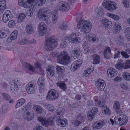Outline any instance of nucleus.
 <instances>
[{
  "mask_svg": "<svg viewBox=\"0 0 130 130\" xmlns=\"http://www.w3.org/2000/svg\"><path fill=\"white\" fill-rule=\"evenodd\" d=\"M19 44L21 45L28 44V40L27 39L24 38L21 39L19 42Z\"/></svg>",
  "mask_w": 130,
  "mask_h": 130,
  "instance_id": "603ef678",
  "label": "nucleus"
},
{
  "mask_svg": "<svg viewBox=\"0 0 130 130\" xmlns=\"http://www.w3.org/2000/svg\"><path fill=\"white\" fill-rule=\"evenodd\" d=\"M102 25L105 27L106 29L110 28L111 27L112 23L109 20L106 19H104L102 20Z\"/></svg>",
  "mask_w": 130,
  "mask_h": 130,
  "instance_id": "6ab92c4d",
  "label": "nucleus"
},
{
  "mask_svg": "<svg viewBox=\"0 0 130 130\" xmlns=\"http://www.w3.org/2000/svg\"><path fill=\"white\" fill-rule=\"evenodd\" d=\"M123 1V4L124 5V6L127 7H128L129 6V4L130 5V0H128L129 2L127 0H122Z\"/></svg>",
  "mask_w": 130,
  "mask_h": 130,
  "instance_id": "680f3d73",
  "label": "nucleus"
},
{
  "mask_svg": "<svg viewBox=\"0 0 130 130\" xmlns=\"http://www.w3.org/2000/svg\"><path fill=\"white\" fill-rule=\"evenodd\" d=\"M88 117L90 121L92 120L94 118V115L90 112L88 114Z\"/></svg>",
  "mask_w": 130,
  "mask_h": 130,
  "instance_id": "774afa93",
  "label": "nucleus"
},
{
  "mask_svg": "<svg viewBox=\"0 0 130 130\" xmlns=\"http://www.w3.org/2000/svg\"><path fill=\"white\" fill-rule=\"evenodd\" d=\"M45 10L44 9L40 10L39 11L38 16L39 19L41 21H47L50 15H46V11H45Z\"/></svg>",
  "mask_w": 130,
  "mask_h": 130,
  "instance_id": "9d476101",
  "label": "nucleus"
},
{
  "mask_svg": "<svg viewBox=\"0 0 130 130\" xmlns=\"http://www.w3.org/2000/svg\"><path fill=\"white\" fill-rule=\"evenodd\" d=\"M96 84V86L98 90L101 91L103 90L106 86L104 81L103 80H98Z\"/></svg>",
  "mask_w": 130,
  "mask_h": 130,
  "instance_id": "aec40b11",
  "label": "nucleus"
},
{
  "mask_svg": "<svg viewBox=\"0 0 130 130\" xmlns=\"http://www.w3.org/2000/svg\"><path fill=\"white\" fill-rule=\"evenodd\" d=\"M26 17L25 14L24 13H21L18 17L17 21L19 22H22L23 20H24Z\"/></svg>",
  "mask_w": 130,
  "mask_h": 130,
  "instance_id": "49530a36",
  "label": "nucleus"
},
{
  "mask_svg": "<svg viewBox=\"0 0 130 130\" xmlns=\"http://www.w3.org/2000/svg\"><path fill=\"white\" fill-rule=\"evenodd\" d=\"M35 2V0H27L24 3L23 6L25 8H28L32 4V3Z\"/></svg>",
  "mask_w": 130,
  "mask_h": 130,
  "instance_id": "f704fd0d",
  "label": "nucleus"
},
{
  "mask_svg": "<svg viewBox=\"0 0 130 130\" xmlns=\"http://www.w3.org/2000/svg\"><path fill=\"white\" fill-rule=\"evenodd\" d=\"M92 26L91 23L89 21L81 20L78 22L77 27L80 31L87 33L91 30Z\"/></svg>",
  "mask_w": 130,
  "mask_h": 130,
  "instance_id": "f03ea898",
  "label": "nucleus"
},
{
  "mask_svg": "<svg viewBox=\"0 0 130 130\" xmlns=\"http://www.w3.org/2000/svg\"><path fill=\"white\" fill-rule=\"evenodd\" d=\"M120 54H121V52L119 50L117 51V52H116L113 56L114 58L116 59L119 57L120 56Z\"/></svg>",
  "mask_w": 130,
  "mask_h": 130,
  "instance_id": "052dcab7",
  "label": "nucleus"
},
{
  "mask_svg": "<svg viewBox=\"0 0 130 130\" xmlns=\"http://www.w3.org/2000/svg\"><path fill=\"white\" fill-rule=\"evenodd\" d=\"M121 86L123 89L126 90L129 88V85L125 82H124L120 84Z\"/></svg>",
  "mask_w": 130,
  "mask_h": 130,
  "instance_id": "6e6d98bb",
  "label": "nucleus"
},
{
  "mask_svg": "<svg viewBox=\"0 0 130 130\" xmlns=\"http://www.w3.org/2000/svg\"><path fill=\"white\" fill-rule=\"evenodd\" d=\"M35 82L34 81L29 82L26 86V90L29 94H32L35 92Z\"/></svg>",
  "mask_w": 130,
  "mask_h": 130,
  "instance_id": "9b49d317",
  "label": "nucleus"
},
{
  "mask_svg": "<svg viewBox=\"0 0 130 130\" xmlns=\"http://www.w3.org/2000/svg\"><path fill=\"white\" fill-rule=\"evenodd\" d=\"M44 106L45 108H47L49 111L53 112L55 110V108L52 105L46 103L44 104Z\"/></svg>",
  "mask_w": 130,
  "mask_h": 130,
  "instance_id": "e433bc0d",
  "label": "nucleus"
},
{
  "mask_svg": "<svg viewBox=\"0 0 130 130\" xmlns=\"http://www.w3.org/2000/svg\"><path fill=\"white\" fill-rule=\"evenodd\" d=\"M11 127L13 130H17L19 128V126L17 123L15 122H13L11 124Z\"/></svg>",
  "mask_w": 130,
  "mask_h": 130,
  "instance_id": "5fc2aeb1",
  "label": "nucleus"
},
{
  "mask_svg": "<svg viewBox=\"0 0 130 130\" xmlns=\"http://www.w3.org/2000/svg\"><path fill=\"white\" fill-rule=\"evenodd\" d=\"M82 62V61L80 59H78L77 61H74L71 64V70L73 71H75L80 67Z\"/></svg>",
  "mask_w": 130,
  "mask_h": 130,
  "instance_id": "ddd939ff",
  "label": "nucleus"
},
{
  "mask_svg": "<svg viewBox=\"0 0 130 130\" xmlns=\"http://www.w3.org/2000/svg\"><path fill=\"white\" fill-rule=\"evenodd\" d=\"M117 42L118 45H121L124 43V39L123 36L119 34L117 35Z\"/></svg>",
  "mask_w": 130,
  "mask_h": 130,
  "instance_id": "a878e982",
  "label": "nucleus"
},
{
  "mask_svg": "<svg viewBox=\"0 0 130 130\" xmlns=\"http://www.w3.org/2000/svg\"><path fill=\"white\" fill-rule=\"evenodd\" d=\"M47 72L48 75L51 76L54 75V67L52 65H50L46 68Z\"/></svg>",
  "mask_w": 130,
  "mask_h": 130,
  "instance_id": "5701e85b",
  "label": "nucleus"
},
{
  "mask_svg": "<svg viewBox=\"0 0 130 130\" xmlns=\"http://www.w3.org/2000/svg\"><path fill=\"white\" fill-rule=\"evenodd\" d=\"M18 33V31L16 30H14L13 32H12L10 35V36L11 38L13 40L16 39L17 38V36Z\"/></svg>",
  "mask_w": 130,
  "mask_h": 130,
  "instance_id": "de8ad7c7",
  "label": "nucleus"
},
{
  "mask_svg": "<svg viewBox=\"0 0 130 130\" xmlns=\"http://www.w3.org/2000/svg\"><path fill=\"white\" fill-rule=\"evenodd\" d=\"M91 57L93 61V63L95 64H99L100 63V57L97 54L92 55Z\"/></svg>",
  "mask_w": 130,
  "mask_h": 130,
  "instance_id": "c756f323",
  "label": "nucleus"
},
{
  "mask_svg": "<svg viewBox=\"0 0 130 130\" xmlns=\"http://www.w3.org/2000/svg\"><path fill=\"white\" fill-rule=\"evenodd\" d=\"M37 4L38 6H41L44 4L46 2V0H37Z\"/></svg>",
  "mask_w": 130,
  "mask_h": 130,
  "instance_id": "13d9d810",
  "label": "nucleus"
},
{
  "mask_svg": "<svg viewBox=\"0 0 130 130\" xmlns=\"http://www.w3.org/2000/svg\"><path fill=\"white\" fill-rule=\"evenodd\" d=\"M77 115L76 117V120L79 122H81L83 117L81 115H82L80 113H77Z\"/></svg>",
  "mask_w": 130,
  "mask_h": 130,
  "instance_id": "0e129e2a",
  "label": "nucleus"
},
{
  "mask_svg": "<svg viewBox=\"0 0 130 130\" xmlns=\"http://www.w3.org/2000/svg\"><path fill=\"white\" fill-rule=\"evenodd\" d=\"M121 54L123 57L125 58H128L129 57V55H128L127 53L125 51H123L121 52Z\"/></svg>",
  "mask_w": 130,
  "mask_h": 130,
  "instance_id": "69168bd1",
  "label": "nucleus"
},
{
  "mask_svg": "<svg viewBox=\"0 0 130 130\" xmlns=\"http://www.w3.org/2000/svg\"><path fill=\"white\" fill-rule=\"evenodd\" d=\"M33 108L34 110L38 114H41L43 112V109L38 105H34Z\"/></svg>",
  "mask_w": 130,
  "mask_h": 130,
  "instance_id": "c85d7f7f",
  "label": "nucleus"
},
{
  "mask_svg": "<svg viewBox=\"0 0 130 130\" xmlns=\"http://www.w3.org/2000/svg\"><path fill=\"white\" fill-rule=\"evenodd\" d=\"M72 123L75 126H77L81 123V122H79L76 120H73Z\"/></svg>",
  "mask_w": 130,
  "mask_h": 130,
  "instance_id": "338daca9",
  "label": "nucleus"
},
{
  "mask_svg": "<svg viewBox=\"0 0 130 130\" xmlns=\"http://www.w3.org/2000/svg\"><path fill=\"white\" fill-rule=\"evenodd\" d=\"M52 20L53 23L55 24L57 22L58 15L56 11H54L52 13Z\"/></svg>",
  "mask_w": 130,
  "mask_h": 130,
  "instance_id": "ea45409f",
  "label": "nucleus"
},
{
  "mask_svg": "<svg viewBox=\"0 0 130 130\" xmlns=\"http://www.w3.org/2000/svg\"><path fill=\"white\" fill-rule=\"evenodd\" d=\"M55 38V37L52 35L45 40V42L44 43L45 50L47 51L52 50L56 46L57 43Z\"/></svg>",
  "mask_w": 130,
  "mask_h": 130,
  "instance_id": "7ed1b4c3",
  "label": "nucleus"
},
{
  "mask_svg": "<svg viewBox=\"0 0 130 130\" xmlns=\"http://www.w3.org/2000/svg\"><path fill=\"white\" fill-rule=\"evenodd\" d=\"M13 17L9 10H7L5 11L3 15V22L6 23L9 20L11 19Z\"/></svg>",
  "mask_w": 130,
  "mask_h": 130,
  "instance_id": "2eb2a0df",
  "label": "nucleus"
},
{
  "mask_svg": "<svg viewBox=\"0 0 130 130\" xmlns=\"http://www.w3.org/2000/svg\"><path fill=\"white\" fill-rule=\"evenodd\" d=\"M124 32L126 35L129 37L130 36V27H127L125 28L124 30Z\"/></svg>",
  "mask_w": 130,
  "mask_h": 130,
  "instance_id": "4d7b16f0",
  "label": "nucleus"
},
{
  "mask_svg": "<svg viewBox=\"0 0 130 130\" xmlns=\"http://www.w3.org/2000/svg\"><path fill=\"white\" fill-rule=\"evenodd\" d=\"M107 121L105 120H104L103 121H99L96 122L93 125V128L95 130L98 129L104 126Z\"/></svg>",
  "mask_w": 130,
  "mask_h": 130,
  "instance_id": "dca6fc26",
  "label": "nucleus"
},
{
  "mask_svg": "<svg viewBox=\"0 0 130 130\" xmlns=\"http://www.w3.org/2000/svg\"><path fill=\"white\" fill-rule=\"evenodd\" d=\"M93 71V70H91V69H90L86 70L84 72L83 74V76L84 77H86L87 76H88V75L90 74Z\"/></svg>",
  "mask_w": 130,
  "mask_h": 130,
  "instance_id": "864d4df0",
  "label": "nucleus"
},
{
  "mask_svg": "<svg viewBox=\"0 0 130 130\" xmlns=\"http://www.w3.org/2000/svg\"><path fill=\"white\" fill-rule=\"evenodd\" d=\"M124 62L122 60H119L117 63L115 65L116 67L118 69H121L122 68L124 69Z\"/></svg>",
  "mask_w": 130,
  "mask_h": 130,
  "instance_id": "2f4dec72",
  "label": "nucleus"
},
{
  "mask_svg": "<svg viewBox=\"0 0 130 130\" xmlns=\"http://www.w3.org/2000/svg\"><path fill=\"white\" fill-rule=\"evenodd\" d=\"M25 102V99L22 98L19 99L17 102V104L15 105V107L17 108L19 107L22 105Z\"/></svg>",
  "mask_w": 130,
  "mask_h": 130,
  "instance_id": "72a5a7b5",
  "label": "nucleus"
},
{
  "mask_svg": "<svg viewBox=\"0 0 130 130\" xmlns=\"http://www.w3.org/2000/svg\"><path fill=\"white\" fill-rule=\"evenodd\" d=\"M31 107L30 104L29 103H28L25 106V107L22 109V110L23 111H25V110H28Z\"/></svg>",
  "mask_w": 130,
  "mask_h": 130,
  "instance_id": "e2e57ef3",
  "label": "nucleus"
},
{
  "mask_svg": "<svg viewBox=\"0 0 130 130\" xmlns=\"http://www.w3.org/2000/svg\"><path fill=\"white\" fill-rule=\"evenodd\" d=\"M111 54V50L109 47H106L104 51V58L106 59H108L110 58Z\"/></svg>",
  "mask_w": 130,
  "mask_h": 130,
  "instance_id": "412c9836",
  "label": "nucleus"
},
{
  "mask_svg": "<svg viewBox=\"0 0 130 130\" xmlns=\"http://www.w3.org/2000/svg\"><path fill=\"white\" fill-rule=\"evenodd\" d=\"M2 95L3 98L7 101H8L10 100L11 98L9 95L6 93H2Z\"/></svg>",
  "mask_w": 130,
  "mask_h": 130,
  "instance_id": "bf43d9fd",
  "label": "nucleus"
},
{
  "mask_svg": "<svg viewBox=\"0 0 130 130\" xmlns=\"http://www.w3.org/2000/svg\"><path fill=\"white\" fill-rule=\"evenodd\" d=\"M80 54V51L79 48H75L71 51V56L74 59H77L79 57Z\"/></svg>",
  "mask_w": 130,
  "mask_h": 130,
  "instance_id": "f3484780",
  "label": "nucleus"
},
{
  "mask_svg": "<svg viewBox=\"0 0 130 130\" xmlns=\"http://www.w3.org/2000/svg\"><path fill=\"white\" fill-rule=\"evenodd\" d=\"M70 8V6L68 4L64 1L59 2L57 7V10L61 11H67Z\"/></svg>",
  "mask_w": 130,
  "mask_h": 130,
  "instance_id": "1a4fd4ad",
  "label": "nucleus"
},
{
  "mask_svg": "<svg viewBox=\"0 0 130 130\" xmlns=\"http://www.w3.org/2000/svg\"><path fill=\"white\" fill-rule=\"evenodd\" d=\"M6 3L5 0H0V9L2 11L6 8Z\"/></svg>",
  "mask_w": 130,
  "mask_h": 130,
  "instance_id": "79ce46f5",
  "label": "nucleus"
},
{
  "mask_svg": "<svg viewBox=\"0 0 130 130\" xmlns=\"http://www.w3.org/2000/svg\"><path fill=\"white\" fill-rule=\"evenodd\" d=\"M59 93L56 90L51 89L48 92L46 99L48 100H53L57 98L59 96Z\"/></svg>",
  "mask_w": 130,
  "mask_h": 130,
  "instance_id": "6e6552de",
  "label": "nucleus"
},
{
  "mask_svg": "<svg viewBox=\"0 0 130 130\" xmlns=\"http://www.w3.org/2000/svg\"><path fill=\"white\" fill-rule=\"evenodd\" d=\"M128 118L124 114H122L118 116L115 118L114 120L116 123L119 124L122 123L121 125H125L128 122Z\"/></svg>",
  "mask_w": 130,
  "mask_h": 130,
  "instance_id": "423d86ee",
  "label": "nucleus"
},
{
  "mask_svg": "<svg viewBox=\"0 0 130 130\" xmlns=\"http://www.w3.org/2000/svg\"><path fill=\"white\" fill-rule=\"evenodd\" d=\"M9 30L6 28H4L0 30V38H3L6 37L8 34Z\"/></svg>",
  "mask_w": 130,
  "mask_h": 130,
  "instance_id": "4be33fe9",
  "label": "nucleus"
},
{
  "mask_svg": "<svg viewBox=\"0 0 130 130\" xmlns=\"http://www.w3.org/2000/svg\"><path fill=\"white\" fill-rule=\"evenodd\" d=\"M26 32L28 34H32L34 30L33 26L30 24H28L26 25Z\"/></svg>",
  "mask_w": 130,
  "mask_h": 130,
  "instance_id": "393cba45",
  "label": "nucleus"
},
{
  "mask_svg": "<svg viewBox=\"0 0 130 130\" xmlns=\"http://www.w3.org/2000/svg\"><path fill=\"white\" fill-rule=\"evenodd\" d=\"M56 85L57 86L63 91H65L67 89V86L64 82L63 81H58Z\"/></svg>",
  "mask_w": 130,
  "mask_h": 130,
  "instance_id": "cd10ccee",
  "label": "nucleus"
},
{
  "mask_svg": "<svg viewBox=\"0 0 130 130\" xmlns=\"http://www.w3.org/2000/svg\"><path fill=\"white\" fill-rule=\"evenodd\" d=\"M70 59V57L67 53L65 51H63L61 52L60 54L58 56L57 60L59 63L66 65L69 62Z\"/></svg>",
  "mask_w": 130,
  "mask_h": 130,
  "instance_id": "20e7f679",
  "label": "nucleus"
},
{
  "mask_svg": "<svg viewBox=\"0 0 130 130\" xmlns=\"http://www.w3.org/2000/svg\"><path fill=\"white\" fill-rule=\"evenodd\" d=\"M10 91L12 93H15L21 87V83L19 80L14 79L11 81L9 83Z\"/></svg>",
  "mask_w": 130,
  "mask_h": 130,
  "instance_id": "39448f33",
  "label": "nucleus"
},
{
  "mask_svg": "<svg viewBox=\"0 0 130 130\" xmlns=\"http://www.w3.org/2000/svg\"><path fill=\"white\" fill-rule=\"evenodd\" d=\"M64 111V108L61 107H59L56 111L55 115L53 117H51L48 119L46 120L45 118H43L42 117H39L38 118V120L43 126L47 127L48 125L53 124L54 120H55V119L56 118V115H58V116H60V115L63 114Z\"/></svg>",
  "mask_w": 130,
  "mask_h": 130,
  "instance_id": "f257e3e1",
  "label": "nucleus"
},
{
  "mask_svg": "<svg viewBox=\"0 0 130 130\" xmlns=\"http://www.w3.org/2000/svg\"><path fill=\"white\" fill-rule=\"evenodd\" d=\"M24 65V66L25 67V68L28 69L30 71L32 72H35V68L29 64L25 63Z\"/></svg>",
  "mask_w": 130,
  "mask_h": 130,
  "instance_id": "37998d69",
  "label": "nucleus"
},
{
  "mask_svg": "<svg viewBox=\"0 0 130 130\" xmlns=\"http://www.w3.org/2000/svg\"><path fill=\"white\" fill-rule=\"evenodd\" d=\"M113 108L118 113H122V111L120 110V105L118 101H115L113 105Z\"/></svg>",
  "mask_w": 130,
  "mask_h": 130,
  "instance_id": "bb28decb",
  "label": "nucleus"
},
{
  "mask_svg": "<svg viewBox=\"0 0 130 130\" xmlns=\"http://www.w3.org/2000/svg\"><path fill=\"white\" fill-rule=\"evenodd\" d=\"M103 113L106 115H110L111 114V111L109 110V109L107 107H104L103 109Z\"/></svg>",
  "mask_w": 130,
  "mask_h": 130,
  "instance_id": "09e8293b",
  "label": "nucleus"
},
{
  "mask_svg": "<svg viewBox=\"0 0 130 130\" xmlns=\"http://www.w3.org/2000/svg\"><path fill=\"white\" fill-rule=\"evenodd\" d=\"M124 69H126L130 68V60L128 59L124 63Z\"/></svg>",
  "mask_w": 130,
  "mask_h": 130,
  "instance_id": "8fccbe9b",
  "label": "nucleus"
},
{
  "mask_svg": "<svg viewBox=\"0 0 130 130\" xmlns=\"http://www.w3.org/2000/svg\"><path fill=\"white\" fill-rule=\"evenodd\" d=\"M95 104L96 106L100 107H103L105 104V101L102 100L101 101L95 100Z\"/></svg>",
  "mask_w": 130,
  "mask_h": 130,
  "instance_id": "58836bf2",
  "label": "nucleus"
},
{
  "mask_svg": "<svg viewBox=\"0 0 130 130\" xmlns=\"http://www.w3.org/2000/svg\"><path fill=\"white\" fill-rule=\"evenodd\" d=\"M56 72L59 74H61L64 73L65 69L64 67L57 65L56 67Z\"/></svg>",
  "mask_w": 130,
  "mask_h": 130,
  "instance_id": "473e14b6",
  "label": "nucleus"
},
{
  "mask_svg": "<svg viewBox=\"0 0 130 130\" xmlns=\"http://www.w3.org/2000/svg\"><path fill=\"white\" fill-rule=\"evenodd\" d=\"M59 28L63 30H66L67 29V25L66 23H62L59 26Z\"/></svg>",
  "mask_w": 130,
  "mask_h": 130,
  "instance_id": "3c124183",
  "label": "nucleus"
},
{
  "mask_svg": "<svg viewBox=\"0 0 130 130\" xmlns=\"http://www.w3.org/2000/svg\"><path fill=\"white\" fill-rule=\"evenodd\" d=\"M34 115L33 111L30 112L29 111H26L23 114V117L25 120L29 121L34 118Z\"/></svg>",
  "mask_w": 130,
  "mask_h": 130,
  "instance_id": "4468645a",
  "label": "nucleus"
},
{
  "mask_svg": "<svg viewBox=\"0 0 130 130\" xmlns=\"http://www.w3.org/2000/svg\"><path fill=\"white\" fill-rule=\"evenodd\" d=\"M107 15L108 17L116 20H119L120 19V17L118 15L113 13H107Z\"/></svg>",
  "mask_w": 130,
  "mask_h": 130,
  "instance_id": "a18cd8bd",
  "label": "nucleus"
},
{
  "mask_svg": "<svg viewBox=\"0 0 130 130\" xmlns=\"http://www.w3.org/2000/svg\"><path fill=\"white\" fill-rule=\"evenodd\" d=\"M122 75L124 79L127 81L130 80V73L125 72L123 73Z\"/></svg>",
  "mask_w": 130,
  "mask_h": 130,
  "instance_id": "a19ab883",
  "label": "nucleus"
},
{
  "mask_svg": "<svg viewBox=\"0 0 130 130\" xmlns=\"http://www.w3.org/2000/svg\"><path fill=\"white\" fill-rule=\"evenodd\" d=\"M102 4L105 8L111 12H112L113 10H116L117 8V7L116 6V3L112 2H108L106 1H104Z\"/></svg>",
  "mask_w": 130,
  "mask_h": 130,
  "instance_id": "0eeeda50",
  "label": "nucleus"
},
{
  "mask_svg": "<svg viewBox=\"0 0 130 130\" xmlns=\"http://www.w3.org/2000/svg\"><path fill=\"white\" fill-rule=\"evenodd\" d=\"M68 41L69 42L72 43H77L80 42V39L79 37L73 38H69Z\"/></svg>",
  "mask_w": 130,
  "mask_h": 130,
  "instance_id": "4c0bfd02",
  "label": "nucleus"
},
{
  "mask_svg": "<svg viewBox=\"0 0 130 130\" xmlns=\"http://www.w3.org/2000/svg\"><path fill=\"white\" fill-rule=\"evenodd\" d=\"M38 26L39 34L42 36L45 34L47 31L46 25L43 22H41L39 24Z\"/></svg>",
  "mask_w": 130,
  "mask_h": 130,
  "instance_id": "f8f14e48",
  "label": "nucleus"
},
{
  "mask_svg": "<svg viewBox=\"0 0 130 130\" xmlns=\"http://www.w3.org/2000/svg\"><path fill=\"white\" fill-rule=\"evenodd\" d=\"M44 79L42 77H40L38 79L37 81L38 85L40 87L39 88V91L42 92L44 90Z\"/></svg>",
  "mask_w": 130,
  "mask_h": 130,
  "instance_id": "a211bd4d",
  "label": "nucleus"
},
{
  "mask_svg": "<svg viewBox=\"0 0 130 130\" xmlns=\"http://www.w3.org/2000/svg\"><path fill=\"white\" fill-rule=\"evenodd\" d=\"M107 73L109 76L111 77L116 75L117 71L115 69L110 68L108 70Z\"/></svg>",
  "mask_w": 130,
  "mask_h": 130,
  "instance_id": "b1692460",
  "label": "nucleus"
},
{
  "mask_svg": "<svg viewBox=\"0 0 130 130\" xmlns=\"http://www.w3.org/2000/svg\"><path fill=\"white\" fill-rule=\"evenodd\" d=\"M88 39L89 40H92L93 42L98 41V37L94 34L90 33L87 36Z\"/></svg>",
  "mask_w": 130,
  "mask_h": 130,
  "instance_id": "7c9ffc66",
  "label": "nucleus"
},
{
  "mask_svg": "<svg viewBox=\"0 0 130 130\" xmlns=\"http://www.w3.org/2000/svg\"><path fill=\"white\" fill-rule=\"evenodd\" d=\"M56 123L58 125H60L61 126H64V123H66L65 121H64L62 119L60 118V116H58V118L57 117V119L56 120Z\"/></svg>",
  "mask_w": 130,
  "mask_h": 130,
  "instance_id": "c03bdc74",
  "label": "nucleus"
},
{
  "mask_svg": "<svg viewBox=\"0 0 130 130\" xmlns=\"http://www.w3.org/2000/svg\"><path fill=\"white\" fill-rule=\"evenodd\" d=\"M121 29V27L120 24L117 23L115 24L114 30V31L115 33H117L119 32Z\"/></svg>",
  "mask_w": 130,
  "mask_h": 130,
  "instance_id": "c9c22d12",
  "label": "nucleus"
}]
</instances>
